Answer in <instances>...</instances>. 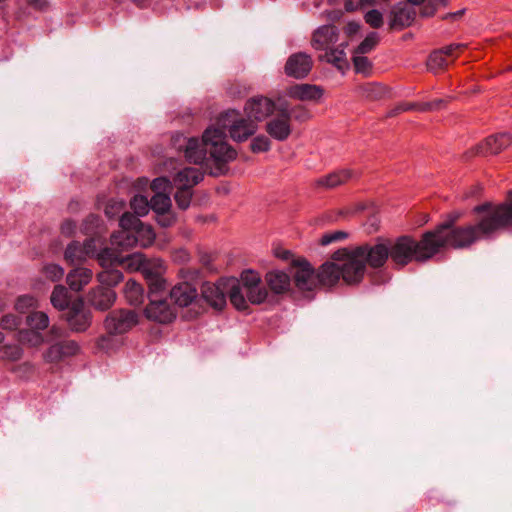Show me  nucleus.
I'll use <instances>...</instances> for the list:
<instances>
[{"mask_svg":"<svg viewBox=\"0 0 512 512\" xmlns=\"http://www.w3.org/2000/svg\"><path fill=\"white\" fill-rule=\"evenodd\" d=\"M432 234L423 233L419 241L411 236H400L395 241L389 240V258L398 267H404L412 261L425 262L435 256L432 245Z\"/></svg>","mask_w":512,"mask_h":512,"instance_id":"4","label":"nucleus"},{"mask_svg":"<svg viewBox=\"0 0 512 512\" xmlns=\"http://www.w3.org/2000/svg\"><path fill=\"white\" fill-rule=\"evenodd\" d=\"M141 222L142 221L139 219V216H137L136 214L134 215L132 213L126 212L121 216L119 220V225L121 227V230L135 231V229Z\"/></svg>","mask_w":512,"mask_h":512,"instance_id":"46","label":"nucleus"},{"mask_svg":"<svg viewBox=\"0 0 512 512\" xmlns=\"http://www.w3.org/2000/svg\"><path fill=\"white\" fill-rule=\"evenodd\" d=\"M292 267L295 268L293 274L295 285L299 290L312 291L318 284L317 273L311 264L304 258L292 260Z\"/></svg>","mask_w":512,"mask_h":512,"instance_id":"12","label":"nucleus"},{"mask_svg":"<svg viewBox=\"0 0 512 512\" xmlns=\"http://www.w3.org/2000/svg\"><path fill=\"white\" fill-rule=\"evenodd\" d=\"M323 95V90L313 84H296L289 88L288 96L300 101H317Z\"/></svg>","mask_w":512,"mask_h":512,"instance_id":"22","label":"nucleus"},{"mask_svg":"<svg viewBox=\"0 0 512 512\" xmlns=\"http://www.w3.org/2000/svg\"><path fill=\"white\" fill-rule=\"evenodd\" d=\"M344 46V44H340L337 48H332V46L327 48L324 50V54L319 56L320 60L333 64L338 70H344L348 65Z\"/></svg>","mask_w":512,"mask_h":512,"instance_id":"28","label":"nucleus"},{"mask_svg":"<svg viewBox=\"0 0 512 512\" xmlns=\"http://www.w3.org/2000/svg\"><path fill=\"white\" fill-rule=\"evenodd\" d=\"M379 42V35L376 32H370L365 39L358 45L356 53L363 55L369 53Z\"/></svg>","mask_w":512,"mask_h":512,"instance_id":"44","label":"nucleus"},{"mask_svg":"<svg viewBox=\"0 0 512 512\" xmlns=\"http://www.w3.org/2000/svg\"><path fill=\"white\" fill-rule=\"evenodd\" d=\"M174 199L177 206L181 210H186L189 208L191 199H192V191L191 189L186 188H177V191L174 194Z\"/></svg>","mask_w":512,"mask_h":512,"instance_id":"45","label":"nucleus"},{"mask_svg":"<svg viewBox=\"0 0 512 512\" xmlns=\"http://www.w3.org/2000/svg\"><path fill=\"white\" fill-rule=\"evenodd\" d=\"M238 285L245 290L247 299L252 304H261L267 298V290L261 286V277L253 270H244Z\"/></svg>","mask_w":512,"mask_h":512,"instance_id":"8","label":"nucleus"},{"mask_svg":"<svg viewBox=\"0 0 512 512\" xmlns=\"http://www.w3.org/2000/svg\"><path fill=\"white\" fill-rule=\"evenodd\" d=\"M18 341L30 347H39L45 342V339L41 332L30 328L19 330Z\"/></svg>","mask_w":512,"mask_h":512,"instance_id":"34","label":"nucleus"},{"mask_svg":"<svg viewBox=\"0 0 512 512\" xmlns=\"http://www.w3.org/2000/svg\"><path fill=\"white\" fill-rule=\"evenodd\" d=\"M156 221L161 227L167 228L175 223L176 217L170 209L168 212L156 213Z\"/></svg>","mask_w":512,"mask_h":512,"instance_id":"54","label":"nucleus"},{"mask_svg":"<svg viewBox=\"0 0 512 512\" xmlns=\"http://www.w3.org/2000/svg\"><path fill=\"white\" fill-rule=\"evenodd\" d=\"M98 281L101 285L111 288L123 280V274L117 269H105L98 274Z\"/></svg>","mask_w":512,"mask_h":512,"instance_id":"38","label":"nucleus"},{"mask_svg":"<svg viewBox=\"0 0 512 512\" xmlns=\"http://www.w3.org/2000/svg\"><path fill=\"white\" fill-rule=\"evenodd\" d=\"M419 105L420 103H400L388 113V116L392 117L404 111L418 110Z\"/></svg>","mask_w":512,"mask_h":512,"instance_id":"59","label":"nucleus"},{"mask_svg":"<svg viewBox=\"0 0 512 512\" xmlns=\"http://www.w3.org/2000/svg\"><path fill=\"white\" fill-rule=\"evenodd\" d=\"M473 212L478 215L473 224L454 225L459 218V214H455L429 231L433 235L435 255L445 247L468 248L479 240L493 239L502 231L512 230V190L508 191L504 202H486L475 206Z\"/></svg>","mask_w":512,"mask_h":512,"instance_id":"1","label":"nucleus"},{"mask_svg":"<svg viewBox=\"0 0 512 512\" xmlns=\"http://www.w3.org/2000/svg\"><path fill=\"white\" fill-rule=\"evenodd\" d=\"M352 177H354V173L351 170L342 169L320 177L316 184L331 189L346 183Z\"/></svg>","mask_w":512,"mask_h":512,"instance_id":"27","label":"nucleus"},{"mask_svg":"<svg viewBox=\"0 0 512 512\" xmlns=\"http://www.w3.org/2000/svg\"><path fill=\"white\" fill-rule=\"evenodd\" d=\"M37 306V300L31 295H21L15 302V309L20 313H25L29 309Z\"/></svg>","mask_w":512,"mask_h":512,"instance_id":"47","label":"nucleus"},{"mask_svg":"<svg viewBox=\"0 0 512 512\" xmlns=\"http://www.w3.org/2000/svg\"><path fill=\"white\" fill-rule=\"evenodd\" d=\"M359 94L371 101L380 100L387 97L390 93L389 89L381 83L371 82L365 83L358 87Z\"/></svg>","mask_w":512,"mask_h":512,"instance_id":"29","label":"nucleus"},{"mask_svg":"<svg viewBox=\"0 0 512 512\" xmlns=\"http://www.w3.org/2000/svg\"><path fill=\"white\" fill-rule=\"evenodd\" d=\"M49 317L42 311H34L30 313L26 318V324L39 332L45 330L49 326Z\"/></svg>","mask_w":512,"mask_h":512,"instance_id":"37","label":"nucleus"},{"mask_svg":"<svg viewBox=\"0 0 512 512\" xmlns=\"http://www.w3.org/2000/svg\"><path fill=\"white\" fill-rule=\"evenodd\" d=\"M274 255L277 258L284 260V261H289V260L292 261L293 260L292 253L289 250L281 248V247L274 249Z\"/></svg>","mask_w":512,"mask_h":512,"instance_id":"63","label":"nucleus"},{"mask_svg":"<svg viewBox=\"0 0 512 512\" xmlns=\"http://www.w3.org/2000/svg\"><path fill=\"white\" fill-rule=\"evenodd\" d=\"M23 355V350L19 345L8 344L0 348V358L11 362L18 361Z\"/></svg>","mask_w":512,"mask_h":512,"instance_id":"42","label":"nucleus"},{"mask_svg":"<svg viewBox=\"0 0 512 512\" xmlns=\"http://www.w3.org/2000/svg\"><path fill=\"white\" fill-rule=\"evenodd\" d=\"M134 234L137 239V244H139L141 247L150 246L156 238V234L152 226L144 224L143 222L137 226Z\"/></svg>","mask_w":512,"mask_h":512,"instance_id":"35","label":"nucleus"},{"mask_svg":"<svg viewBox=\"0 0 512 512\" xmlns=\"http://www.w3.org/2000/svg\"><path fill=\"white\" fill-rule=\"evenodd\" d=\"M278 107L275 102L265 96H255L247 100L244 111L248 118L254 122H260L272 116Z\"/></svg>","mask_w":512,"mask_h":512,"instance_id":"11","label":"nucleus"},{"mask_svg":"<svg viewBox=\"0 0 512 512\" xmlns=\"http://www.w3.org/2000/svg\"><path fill=\"white\" fill-rule=\"evenodd\" d=\"M87 300L95 309L105 311L115 302L116 293L112 288L100 285L88 293Z\"/></svg>","mask_w":512,"mask_h":512,"instance_id":"17","label":"nucleus"},{"mask_svg":"<svg viewBox=\"0 0 512 512\" xmlns=\"http://www.w3.org/2000/svg\"><path fill=\"white\" fill-rule=\"evenodd\" d=\"M91 313L84 308L81 298L73 301L66 313V320L72 331L83 332L91 325Z\"/></svg>","mask_w":512,"mask_h":512,"instance_id":"14","label":"nucleus"},{"mask_svg":"<svg viewBox=\"0 0 512 512\" xmlns=\"http://www.w3.org/2000/svg\"><path fill=\"white\" fill-rule=\"evenodd\" d=\"M45 276L51 281H58L64 276V269L57 264H48L43 268Z\"/></svg>","mask_w":512,"mask_h":512,"instance_id":"50","label":"nucleus"},{"mask_svg":"<svg viewBox=\"0 0 512 512\" xmlns=\"http://www.w3.org/2000/svg\"><path fill=\"white\" fill-rule=\"evenodd\" d=\"M348 237V234L344 231H333L330 233L324 234L320 239V244L323 246H327L333 242H338L344 240Z\"/></svg>","mask_w":512,"mask_h":512,"instance_id":"53","label":"nucleus"},{"mask_svg":"<svg viewBox=\"0 0 512 512\" xmlns=\"http://www.w3.org/2000/svg\"><path fill=\"white\" fill-rule=\"evenodd\" d=\"M353 63L358 73H367L371 69V62L366 56L355 55L353 57Z\"/></svg>","mask_w":512,"mask_h":512,"instance_id":"55","label":"nucleus"},{"mask_svg":"<svg viewBox=\"0 0 512 512\" xmlns=\"http://www.w3.org/2000/svg\"><path fill=\"white\" fill-rule=\"evenodd\" d=\"M130 206L139 217L145 216L150 210V201L143 195H136L132 198Z\"/></svg>","mask_w":512,"mask_h":512,"instance_id":"43","label":"nucleus"},{"mask_svg":"<svg viewBox=\"0 0 512 512\" xmlns=\"http://www.w3.org/2000/svg\"><path fill=\"white\" fill-rule=\"evenodd\" d=\"M312 65V59L308 54L304 52H298L292 54L288 58L285 64V73L289 77L302 79L309 74L312 69Z\"/></svg>","mask_w":512,"mask_h":512,"instance_id":"16","label":"nucleus"},{"mask_svg":"<svg viewBox=\"0 0 512 512\" xmlns=\"http://www.w3.org/2000/svg\"><path fill=\"white\" fill-rule=\"evenodd\" d=\"M172 202L170 194L167 193H156L150 200V209L155 213L168 212L171 209Z\"/></svg>","mask_w":512,"mask_h":512,"instance_id":"39","label":"nucleus"},{"mask_svg":"<svg viewBox=\"0 0 512 512\" xmlns=\"http://www.w3.org/2000/svg\"><path fill=\"white\" fill-rule=\"evenodd\" d=\"M138 322L137 314L132 310L119 309L110 312L104 322L110 334H123Z\"/></svg>","mask_w":512,"mask_h":512,"instance_id":"9","label":"nucleus"},{"mask_svg":"<svg viewBox=\"0 0 512 512\" xmlns=\"http://www.w3.org/2000/svg\"><path fill=\"white\" fill-rule=\"evenodd\" d=\"M512 143V136L509 133H499L488 137L484 142L477 144L475 147L466 152L465 156L471 158L473 156L494 155L508 147Z\"/></svg>","mask_w":512,"mask_h":512,"instance_id":"10","label":"nucleus"},{"mask_svg":"<svg viewBox=\"0 0 512 512\" xmlns=\"http://www.w3.org/2000/svg\"><path fill=\"white\" fill-rule=\"evenodd\" d=\"M465 48L466 44L464 43H452L450 45L440 48V50L445 55V57H455L458 51L463 50Z\"/></svg>","mask_w":512,"mask_h":512,"instance_id":"58","label":"nucleus"},{"mask_svg":"<svg viewBox=\"0 0 512 512\" xmlns=\"http://www.w3.org/2000/svg\"><path fill=\"white\" fill-rule=\"evenodd\" d=\"M124 296L130 305L138 306L143 303L144 291L139 283L129 280L124 287Z\"/></svg>","mask_w":512,"mask_h":512,"instance_id":"33","label":"nucleus"},{"mask_svg":"<svg viewBox=\"0 0 512 512\" xmlns=\"http://www.w3.org/2000/svg\"><path fill=\"white\" fill-rule=\"evenodd\" d=\"M93 273L88 268H76L67 275V283L73 291H81L92 279Z\"/></svg>","mask_w":512,"mask_h":512,"instance_id":"26","label":"nucleus"},{"mask_svg":"<svg viewBox=\"0 0 512 512\" xmlns=\"http://www.w3.org/2000/svg\"><path fill=\"white\" fill-rule=\"evenodd\" d=\"M151 189L156 193L170 194L172 191V183L166 177L155 178L151 183Z\"/></svg>","mask_w":512,"mask_h":512,"instance_id":"49","label":"nucleus"},{"mask_svg":"<svg viewBox=\"0 0 512 512\" xmlns=\"http://www.w3.org/2000/svg\"><path fill=\"white\" fill-rule=\"evenodd\" d=\"M217 125V129H222L225 134L229 132L230 137L236 142L247 140L258 128L254 121L242 117L237 110L221 113L217 119Z\"/></svg>","mask_w":512,"mask_h":512,"instance_id":"6","label":"nucleus"},{"mask_svg":"<svg viewBox=\"0 0 512 512\" xmlns=\"http://www.w3.org/2000/svg\"><path fill=\"white\" fill-rule=\"evenodd\" d=\"M348 258V248H342L335 251L332 255V261L323 263L317 271L318 284L325 287L336 285L340 279L348 285L358 284L360 280L346 279V263Z\"/></svg>","mask_w":512,"mask_h":512,"instance_id":"5","label":"nucleus"},{"mask_svg":"<svg viewBox=\"0 0 512 512\" xmlns=\"http://www.w3.org/2000/svg\"><path fill=\"white\" fill-rule=\"evenodd\" d=\"M65 260L71 264H80L87 259V250L78 241L71 242L64 253Z\"/></svg>","mask_w":512,"mask_h":512,"instance_id":"32","label":"nucleus"},{"mask_svg":"<svg viewBox=\"0 0 512 512\" xmlns=\"http://www.w3.org/2000/svg\"><path fill=\"white\" fill-rule=\"evenodd\" d=\"M21 322L20 317L14 314H6L2 317L0 325L4 330H16Z\"/></svg>","mask_w":512,"mask_h":512,"instance_id":"52","label":"nucleus"},{"mask_svg":"<svg viewBox=\"0 0 512 512\" xmlns=\"http://www.w3.org/2000/svg\"><path fill=\"white\" fill-rule=\"evenodd\" d=\"M144 313L149 320L159 323H170L176 317L175 308L164 297L151 298Z\"/></svg>","mask_w":512,"mask_h":512,"instance_id":"13","label":"nucleus"},{"mask_svg":"<svg viewBox=\"0 0 512 512\" xmlns=\"http://www.w3.org/2000/svg\"><path fill=\"white\" fill-rule=\"evenodd\" d=\"M364 19L367 24H369L373 28H380L383 24V16L382 13L377 9L369 10Z\"/></svg>","mask_w":512,"mask_h":512,"instance_id":"51","label":"nucleus"},{"mask_svg":"<svg viewBox=\"0 0 512 512\" xmlns=\"http://www.w3.org/2000/svg\"><path fill=\"white\" fill-rule=\"evenodd\" d=\"M416 16L415 8L409 4L396 5L391 11L390 26L393 29H403L412 24Z\"/></svg>","mask_w":512,"mask_h":512,"instance_id":"19","label":"nucleus"},{"mask_svg":"<svg viewBox=\"0 0 512 512\" xmlns=\"http://www.w3.org/2000/svg\"><path fill=\"white\" fill-rule=\"evenodd\" d=\"M186 159L195 164H200L206 159L209 153L210 157L219 166L234 160L237 152L225 142V133L222 129L208 127L200 141L197 138H189L185 147ZM222 172V167H219Z\"/></svg>","mask_w":512,"mask_h":512,"instance_id":"2","label":"nucleus"},{"mask_svg":"<svg viewBox=\"0 0 512 512\" xmlns=\"http://www.w3.org/2000/svg\"><path fill=\"white\" fill-rule=\"evenodd\" d=\"M202 296L209 305L216 309H222L226 305L224 293L213 284H205L202 287Z\"/></svg>","mask_w":512,"mask_h":512,"instance_id":"30","label":"nucleus"},{"mask_svg":"<svg viewBox=\"0 0 512 512\" xmlns=\"http://www.w3.org/2000/svg\"><path fill=\"white\" fill-rule=\"evenodd\" d=\"M265 279L269 288L276 294L284 293L290 288V275L283 271H270L266 274Z\"/></svg>","mask_w":512,"mask_h":512,"instance_id":"25","label":"nucleus"},{"mask_svg":"<svg viewBox=\"0 0 512 512\" xmlns=\"http://www.w3.org/2000/svg\"><path fill=\"white\" fill-rule=\"evenodd\" d=\"M75 223L71 220L65 221L61 226V231L63 234L70 235L75 230Z\"/></svg>","mask_w":512,"mask_h":512,"instance_id":"64","label":"nucleus"},{"mask_svg":"<svg viewBox=\"0 0 512 512\" xmlns=\"http://www.w3.org/2000/svg\"><path fill=\"white\" fill-rule=\"evenodd\" d=\"M448 66V61L440 49L433 51L427 60V67L430 71L437 73Z\"/></svg>","mask_w":512,"mask_h":512,"instance_id":"41","label":"nucleus"},{"mask_svg":"<svg viewBox=\"0 0 512 512\" xmlns=\"http://www.w3.org/2000/svg\"><path fill=\"white\" fill-rule=\"evenodd\" d=\"M265 130L274 140L283 142L292 133L291 112L286 104L278 106L276 114L266 123Z\"/></svg>","mask_w":512,"mask_h":512,"instance_id":"7","label":"nucleus"},{"mask_svg":"<svg viewBox=\"0 0 512 512\" xmlns=\"http://www.w3.org/2000/svg\"><path fill=\"white\" fill-rule=\"evenodd\" d=\"M79 345L74 340H63L51 345L44 353L43 359L47 363H59L79 352Z\"/></svg>","mask_w":512,"mask_h":512,"instance_id":"15","label":"nucleus"},{"mask_svg":"<svg viewBox=\"0 0 512 512\" xmlns=\"http://www.w3.org/2000/svg\"><path fill=\"white\" fill-rule=\"evenodd\" d=\"M445 104H446L445 99H435L433 101L420 103L418 111L425 112V111L439 110Z\"/></svg>","mask_w":512,"mask_h":512,"instance_id":"56","label":"nucleus"},{"mask_svg":"<svg viewBox=\"0 0 512 512\" xmlns=\"http://www.w3.org/2000/svg\"><path fill=\"white\" fill-rule=\"evenodd\" d=\"M389 252V240L384 239H378L374 244L365 243L348 248L346 279L362 281L366 267L382 268L389 259Z\"/></svg>","mask_w":512,"mask_h":512,"instance_id":"3","label":"nucleus"},{"mask_svg":"<svg viewBox=\"0 0 512 512\" xmlns=\"http://www.w3.org/2000/svg\"><path fill=\"white\" fill-rule=\"evenodd\" d=\"M197 295L196 288L187 282L175 285L170 291L171 300L180 307L189 306Z\"/></svg>","mask_w":512,"mask_h":512,"instance_id":"21","label":"nucleus"},{"mask_svg":"<svg viewBox=\"0 0 512 512\" xmlns=\"http://www.w3.org/2000/svg\"><path fill=\"white\" fill-rule=\"evenodd\" d=\"M157 259H147L142 253H133L122 258L120 262L128 269L140 271L143 276L148 274L149 270L154 268Z\"/></svg>","mask_w":512,"mask_h":512,"instance_id":"24","label":"nucleus"},{"mask_svg":"<svg viewBox=\"0 0 512 512\" xmlns=\"http://www.w3.org/2000/svg\"><path fill=\"white\" fill-rule=\"evenodd\" d=\"M338 35V29L335 26H321L313 35V47L317 50H327L338 41Z\"/></svg>","mask_w":512,"mask_h":512,"instance_id":"20","label":"nucleus"},{"mask_svg":"<svg viewBox=\"0 0 512 512\" xmlns=\"http://www.w3.org/2000/svg\"><path fill=\"white\" fill-rule=\"evenodd\" d=\"M420 14L425 17H430L436 12V2L434 0H422L420 2Z\"/></svg>","mask_w":512,"mask_h":512,"instance_id":"57","label":"nucleus"},{"mask_svg":"<svg viewBox=\"0 0 512 512\" xmlns=\"http://www.w3.org/2000/svg\"><path fill=\"white\" fill-rule=\"evenodd\" d=\"M229 298L231 303L237 310H245L248 307V299L245 290L241 288L239 285H234L231 287L229 291Z\"/></svg>","mask_w":512,"mask_h":512,"instance_id":"40","label":"nucleus"},{"mask_svg":"<svg viewBox=\"0 0 512 512\" xmlns=\"http://www.w3.org/2000/svg\"><path fill=\"white\" fill-rule=\"evenodd\" d=\"M163 269L164 267L162 260L157 259L154 268L149 270L148 274L144 276L149 287V301H151V298L154 297H163L165 291V281L162 278Z\"/></svg>","mask_w":512,"mask_h":512,"instance_id":"18","label":"nucleus"},{"mask_svg":"<svg viewBox=\"0 0 512 512\" xmlns=\"http://www.w3.org/2000/svg\"><path fill=\"white\" fill-rule=\"evenodd\" d=\"M465 12H466V9L463 8L456 12L446 13L441 17V19L445 20V21H452V22L458 21L464 16Z\"/></svg>","mask_w":512,"mask_h":512,"instance_id":"62","label":"nucleus"},{"mask_svg":"<svg viewBox=\"0 0 512 512\" xmlns=\"http://www.w3.org/2000/svg\"><path fill=\"white\" fill-rule=\"evenodd\" d=\"M27 5L39 12H45L49 8L48 0H27Z\"/></svg>","mask_w":512,"mask_h":512,"instance_id":"61","label":"nucleus"},{"mask_svg":"<svg viewBox=\"0 0 512 512\" xmlns=\"http://www.w3.org/2000/svg\"><path fill=\"white\" fill-rule=\"evenodd\" d=\"M250 147L254 153L267 152L271 148V141L265 135H258L253 138Z\"/></svg>","mask_w":512,"mask_h":512,"instance_id":"48","label":"nucleus"},{"mask_svg":"<svg viewBox=\"0 0 512 512\" xmlns=\"http://www.w3.org/2000/svg\"><path fill=\"white\" fill-rule=\"evenodd\" d=\"M289 110L291 112V118L294 117L298 121H305L310 117L309 111L305 109L302 105L295 106L294 108Z\"/></svg>","mask_w":512,"mask_h":512,"instance_id":"60","label":"nucleus"},{"mask_svg":"<svg viewBox=\"0 0 512 512\" xmlns=\"http://www.w3.org/2000/svg\"><path fill=\"white\" fill-rule=\"evenodd\" d=\"M51 304L58 310L69 309V294L66 287L56 285L51 294Z\"/></svg>","mask_w":512,"mask_h":512,"instance_id":"36","label":"nucleus"},{"mask_svg":"<svg viewBox=\"0 0 512 512\" xmlns=\"http://www.w3.org/2000/svg\"><path fill=\"white\" fill-rule=\"evenodd\" d=\"M111 245L118 251L128 250L137 245L134 231L121 230L111 236Z\"/></svg>","mask_w":512,"mask_h":512,"instance_id":"31","label":"nucleus"},{"mask_svg":"<svg viewBox=\"0 0 512 512\" xmlns=\"http://www.w3.org/2000/svg\"><path fill=\"white\" fill-rule=\"evenodd\" d=\"M204 174L199 168L186 167L180 170L173 181L177 188L192 189L203 180Z\"/></svg>","mask_w":512,"mask_h":512,"instance_id":"23","label":"nucleus"}]
</instances>
